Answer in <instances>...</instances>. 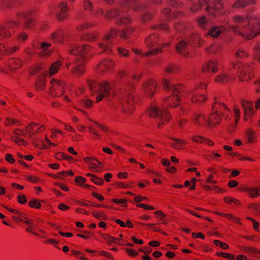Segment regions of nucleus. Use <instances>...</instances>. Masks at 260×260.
Returning <instances> with one entry per match:
<instances>
[{"label":"nucleus","instance_id":"nucleus-1","mask_svg":"<svg viewBox=\"0 0 260 260\" xmlns=\"http://www.w3.org/2000/svg\"><path fill=\"white\" fill-rule=\"evenodd\" d=\"M162 86L165 90H168L171 93L170 95L165 98V104L166 103L171 107H176L178 105L179 100L178 93L182 92V87L180 85L173 84L167 79L162 80ZM164 107H166V105H164ZM149 113L151 117L163 120L162 123L158 124V127H160L161 124L165 121H168L170 118V115L165 107L160 110L159 107L152 106L149 110Z\"/></svg>","mask_w":260,"mask_h":260},{"label":"nucleus","instance_id":"nucleus-2","mask_svg":"<svg viewBox=\"0 0 260 260\" xmlns=\"http://www.w3.org/2000/svg\"><path fill=\"white\" fill-rule=\"evenodd\" d=\"M234 24L230 25L228 28L235 34L241 35L247 39H250L260 34L259 21L254 17L248 20L240 16L234 18Z\"/></svg>","mask_w":260,"mask_h":260},{"label":"nucleus","instance_id":"nucleus-3","mask_svg":"<svg viewBox=\"0 0 260 260\" xmlns=\"http://www.w3.org/2000/svg\"><path fill=\"white\" fill-rule=\"evenodd\" d=\"M223 5L221 0H199L198 5L193 4L190 8V11L196 12L205 7V9L207 13L215 15L217 13H221Z\"/></svg>","mask_w":260,"mask_h":260},{"label":"nucleus","instance_id":"nucleus-4","mask_svg":"<svg viewBox=\"0 0 260 260\" xmlns=\"http://www.w3.org/2000/svg\"><path fill=\"white\" fill-rule=\"evenodd\" d=\"M58 67L48 66L47 68L43 69L42 66H32L29 71L30 74L41 73L36 83V88L38 90H42L44 89L45 77L47 75L51 76L56 74L58 71Z\"/></svg>","mask_w":260,"mask_h":260},{"label":"nucleus","instance_id":"nucleus-5","mask_svg":"<svg viewBox=\"0 0 260 260\" xmlns=\"http://www.w3.org/2000/svg\"><path fill=\"white\" fill-rule=\"evenodd\" d=\"M87 84L92 94L99 93L96 96L97 102L101 101L104 98L109 96L112 88V86L107 82L100 83L93 80H88Z\"/></svg>","mask_w":260,"mask_h":260},{"label":"nucleus","instance_id":"nucleus-6","mask_svg":"<svg viewBox=\"0 0 260 260\" xmlns=\"http://www.w3.org/2000/svg\"><path fill=\"white\" fill-rule=\"evenodd\" d=\"M132 87L133 85H131L128 89L115 95V99L120 104L123 111L127 114L131 113L134 109V99L131 92Z\"/></svg>","mask_w":260,"mask_h":260},{"label":"nucleus","instance_id":"nucleus-7","mask_svg":"<svg viewBox=\"0 0 260 260\" xmlns=\"http://www.w3.org/2000/svg\"><path fill=\"white\" fill-rule=\"evenodd\" d=\"M206 88V84L202 83L195 89L188 91V96L191 98L193 103H201L206 100V97L204 95V93L200 91V90L205 89Z\"/></svg>","mask_w":260,"mask_h":260},{"label":"nucleus","instance_id":"nucleus-8","mask_svg":"<svg viewBox=\"0 0 260 260\" xmlns=\"http://www.w3.org/2000/svg\"><path fill=\"white\" fill-rule=\"evenodd\" d=\"M194 120L197 124L199 125L202 124L203 122H206L209 126L214 124L218 123L221 121V116L219 113L217 112V110L213 111V113L210 115L209 120L205 118L204 115L202 114L197 115Z\"/></svg>","mask_w":260,"mask_h":260},{"label":"nucleus","instance_id":"nucleus-9","mask_svg":"<svg viewBox=\"0 0 260 260\" xmlns=\"http://www.w3.org/2000/svg\"><path fill=\"white\" fill-rule=\"evenodd\" d=\"M19 23L16 21H11L5 25L0 26V38L2 39L11 37L19 26Z\"/></svg>","mask_w":260,"mask_h":260},{"label":"nucleus","instance_id":"nucleus-10","mask_svg":"<svg viewBox=\"0 0 260 260\" xmlns=\"http://www.w3.org/2000/svg\"><path fill=\"white\" fill-rule=\"evenodd\" d=\"M90 48L89 46H79L78 45L74 44L69 50L70 53L74 56H78V57L76 58V60H79L81 62L80 65H82L81 63H84V57L83 56V53L88 52Z\"/></svg>","mask_w":260,"mask_h":260},{"label":"nucleus","instance_id":"nucleus-11","mask_svg":"<svg viewBox=\"0 0 260 260\" xmlns=\"http://www.w3.org/2000/svg\"><path fill=\"white\" fill-rule=\"evenodd\" d=\"M117 30L114 28H112L111 30L110 34L107 35L104 37L103 39V42L99 44V47L108 53V52L110 50V47L111 44V40L115 38L117 36Z\"/></svg>","mask_w":260,"mask_h":260},{"label":"nucleus","instance_id":"nucleus-12","mask_svg":"<svg viewBox=\"0 0 260 260\" xmlns=\"http://www.w3.org/2000/svg\"><path fill=\"white\" fill-rule=\"evenodd\" d=\"M50 83L52 84L50 91L52 96H61L63 94L64 85L63 82L57 80L52 79Z\"/></svg>","mask_w":260,"mask_h":260},{"label":"nucleus","instance_id":"nucleus-13","mask_svg":"<svg viewBox=\"0 0 260 260\" xmlns=\"http://www.w3.org/2000/svg\"><path fill=\"white\" fill-rule=\"evenodd\" d=\"M67 4L64 2H61L56 8L54 9V12L55 13L57 19L60 20H63L67 17V12L68 11Z\"/></svg>","mask_w":260,"mask_h":260},{"label":"nucleus","instance_id":"nucleus-14","mask_svg":"<svg viewBox=\"0 0 260 260\" xmlns=\"http://www.w3.org/2000/svg\"><path fill=\"white\" fill-rule=\"evenodd\" d=\"M32 11H28L20 15V17L24 20L26 28L28 29L32 28L35 24V21L32 18Z\"/></svg>","mask_w":260,"mask_h":260},{"label":"nucleus","instance_id":"nucleus-15","mask_svg":"<svg viewBox=\"0 0 260 260\" xmlns=\"http://www.w3.org/2000/svg\"><path fill=\"white\" fill-rule=\"evenodd\" d=\"M242 106L243 109L245 117L244 119L247 120L253 113V104L249 101H242Z\"/></svg>","mask_w":260,"mask_h":260},{"label":"nucleus","instance_id":"nucleus-16","mask_svg":"<svg viewBox=\"0 0 260 260\" xmlns=\"http://www.w3.org/2000/svg\"><path fill=\"white\" fill-rule=\"evenodd\" d=\"M18 49V47H13L9 45H4L0 44V59L3 55L12 54Z\"/></svg>","mask_w":260,"mask_h":260},{"label":"nucleus","instance_id":"nucleus-17","mask_svg":"<svg viewBox=\"0 0 260 260\" xmlns=\"http://www.w3.org/2000/svg\"><path fill=\"white\" fill-rule=\"evenodd\" d=\"M156 86V84L155 82L154 81L150 80H148L144 84V89L147 94L150 96H152L155 92Z\"/></svg>","mask_w":260,"mask_h":260},{"label":"nucleus","instance_id":"nucleus-18","mask_svg":"<svg viewBox=\"0 0 260 260\" xmlns=\"http://www.w3.org/2000/svg\"><path fill=\"white\" fill-rule=\"evenodd\" d=\"M176 50L178 53L186 56L189 52L188 45L186 42L181 41L176 46Z\"/></svg>","mask_w":260,"mask_h":260},{"label":"nucleus","instance_id":"nucleus-19","mask_svg":"<svg viewBox=\"0 0 260 260\" xmlns=\"http://www.w3.org/2000/svg\"><path fill=\"white\" fill-rule=\"evenodd\" d=\"M50 46L51 44L49 43H42L40 47V49L41 50L39 53L40 56L44 57L49 56L52 52V49L50 48Z\"/></svg>","mask_w":260,"mask_h":260},{"label":"nucleus","instance_id":"nucleus-20","mask_svg":"<svg viewBox=\"0 0 260 260\" xmlns=\"http://www.w3.org/2000/svg\"><path fill=\"white\" fill-rule=\"evenodd\" d=\"M166 6L167 7L163 10V13L167 15L171 12V7L174 9L179 8L182 7V4L173 0H168L166 2Z\"/></svg>","mask_w":260,"mask_h":260},{"label":"nucleus","instance_id":"nucleus-21","mask_svg":"<svg viewBox=\"0 0 260 260\" xmlns=\"http://www.w3.org/2000/svg\"><path fill=\"white\" fill-rule=\"evenodd\" d=\"M38 125H39V124L38 123H31L26 127L27 128H28L30 130L28 131V133H29L28 134V138H32V135H34L37 133L41 132L43 131V125L37 128L36 126Z\"/></svg>","mask_w":260,"mask_h":260},{"label":"nucleus","instance_id":"nucleus-22","mask_svg":"<svg viewBox=\"0 0 260 260\" xmlns=\"http://www.w3.org/2000/svg\"><path fill=\"white\" fill-rule=\"evenodd\" d=\"M160 39L155 34H152L145 39V43L148 47H151L155 46V44H158Z\"/></svg>","mask_w":260,"mask_h":260},{"label":"nucleus","instance_id":"nucleus-23","mask_svg":"<svg viewBox=\"0 0 260 260\" xmlns=\"http://www.w3.org/2000/svg\"><path fill=\"white\" fill-rule=\"evenodd\" d=\"M133 50L137 54L142 55V56H149L157 54L159 51H160V48L159 47L157 48L152 49L144 53L142 52L141 50H139L138 49H133Z\"/></svg>","mask_w":260,"mask_h":260},{"label":"nucleus","instance_id":"nucleus-24","mask_svg":"<svg viewBox=\"0 0 260 260\" xmlns=\"http://www.w3.org/2000/svg\"><path fill=\"white\" fill-rule=\"evenodd\" d=\"M226 29L227 28H223L222 26L220 27L219 26H214L210 28L209 31V34L213 38H216L221 33L223 30Z\"/></svg>","mask_w":260,"mask_h":260},{"label":"nucleus","instance_id":"nucleus-25","mask_svg":"<svg viewBox=\"0 0 260 260\" xmlns=\"http://www.w3.org/2000/svg\"><path fill=\"white\" fill-rule=\"evenodd\" d=\"M63 33L61 30L53 32L51 35L52 40L54 42H57L59 43H61L63 42Z\"/></svg>","mask_w":260,"mask_h":260},{"label":"nucleus","instance_id":"nucleus-26","mask_svg":"<svg viewBox=\"0 0 260 260\" xmlns=\"http://www.w3.org/2000/svg\"><path fill=\"white\" fill-rule=\"evenodd\" d=\"M134 31L133 28L128 25L123 29L121 32V37L123 39H128L133 34Z\"/></svg>","mask_w":260,"mask_h":260},{"label":"nucleus","instance_id":"nucleus-27","mask_svg":"<svg viewBox=\"0 0 260 260\" xmlns=\"http://www.w3.org/2000/svg\"><path fill=\"white\" fill-rule=\"evenodd\" d=\"M220 108H224L225 111H229V108L222 102L216 101L212 105V109L213 111L217 110V112L218 113V110Z\"/></svg>","mask_w":260,"mask_h":260},{"label":"nucleus","instance_id":"nucleus-28","mask_svg":"<svg viewBox=\"0 0 260 260\" xmlns=\"http://www.w3.org/2000/svg\"><path fill=\"white\" fill-rule=\"evenodd\" d=\"M240 249L242 250H243L244 251H245V252H247L250 254H260V250L254 249L252 247H246V246H241Z\"/></svg>","mask_w":260,"mask_h":260},{"label":"nucleus","instance_id":"nucleus-29","mask_svg":"<svg viewBox=\"0 0 260 260\" xmlns=\"http://www.w3.org/2000/svg\"><path fill=\"white\" fill-rule=\"evenodd\" d=\"M87 175L91 177V180L96 185H101L104 182L103 179L99 178L93 174H87Z\"/></svg>","mask_w":260,"mask_h":260},{"label":"nucleus","instance_id":"nucleus-30","mask_svg":"<svg viewBox=\"0 0 260 260\" xmlns=\"http://www.w3.org/2000/svg\"><path fill=\"white\" fill-rule=\"evenodd\" d=\"M175 142L171 143V145L175 148L181 149L182 146L185 144V142L182 140L178 139H173Z\"/></svg>","mask_w":260,"mask_h":260},{"label":"nucleus","instance_id":"nucleus-31","mask_svg":"<svg viewBox=\"0 0 260 260\" xmlns=\"http://www.w3.org/2000/svg\"><path fill=\"white\" fill-rule=\"evenodd\" d=\"M83 66H74L72 69L73 74L77 76L82 75L83 72Z\"/></svg>","mask_w":260,"mask_h":260},{"label":"nucleus","instance_id":"nucleus-32","mask_svg":"<svg viewBox=\"0 0 260 260\" xmlns=\"http://www.w3.org/2000/svg\"><path fill=\"white\" fill-rule=\"evenodd\" d=\"M248 5V3L244 0H237L233 5L236 8H243Z\"/></svg>","mask_w":260,"mask_h":260},{"label":"nucleus","instance_id":"nucleus-33","mask_svg":"<svg viewBox=\"0 0 260 260\" xmlns=\"http://www.w3.org/2000/svg\"><path fill=\"white\" fill-rule=\"evenodd\" d=\"M245 191L247 192L251 197H258L259 196V193L258 192V190L254 188H246Z\"/></svg>","mask_w":260,"mask_h":260},{"label":"nucleus","instance_id":"nucleus-34","mask_svg":"<svg viewBox=\"0 0 260 260\" xmlns=\"http://www.w3.org/2000/svg\"><path fill=\"white\" fill-rule=\"evenodd\" d=\"M254 56L256 60L260 62V44L257 43L254 46Z\"/></svg>","mask_w":260,"mask_h":260},{"label":"nucleus","instance_id":"nucleus-35","mask_svg":"<svg viewBox=\"0 0 260 260\" xmlns=\"http://www.w3.org/2000/svg\"><path fill=\"white\" fill-rule=\"evenodd\" d=\"M213 243L216 246H219L220 248L223 249H226L229 247V245L226 243L221 242L219 240H215L213 241Z\"/></svg>","mask_w":260,"mask_h":260},{"label":"nucleus","instance_id":"nucleus-36","mask_svg":"<svg viewBox=\"0 0 260 260\" xmlns=\"http://www.w3.org/2000/svg\"><path fill=\"white\" fill-rule=\"evenodd\" d=\"M98 37V35L96 32L86 34L84 38L88 40H95Z\"/></svg>","mask_w":260,"mask_h":260},{"label":"nucleus","instance_id":"nucleus-37","mask_svg":"<svg viewBox=\"0 0 260 260\" xmlns=\"http://www.w3.org/2000/svg\"><path fill=\"white\" fill-rule=\"evenodd\" d=\"M203 72L211 70L212 72H216L218 71L217 66H204L202 69Z\"/></svg>","mask_w":260,"mask_h":260},{"label":"nucleus","instance_id":"nucleus-38","mask_svg":"<svg viewBox=\"0 0 260 260\" xmlns=\"http://www.w3.org/2000/svg\"><path fill=\"white\" fill-rule=\"evenodd\" d=\"M207 21L205 16L200 17L198 20V23L200 26L202 28H204Z\"/></svg>","mask_w":260,"mask_h":260},{"label":"nucleus","instance_id":"nucleus-39","mask_svg":"<svg viewBox=\"0 0 260 260\" xmlns=\"http://www.w3.org/2000/svg\"><path fill=\"white\" fill-rule=\"evenodd\" d=\"M30 207L39 209L41 207V204L38 202L37 200H31L28 202Z\"/></svg>","mask_w":260,"mask_h":260},{"label":"nucleus","instance_id":"nucleus-40","mask_svg":"<svg viewBox=\"0 0 260 260\" xmlns=\"http://www.w3.org/2000/svg\"><path fill=\"white\" fill-rule=\"evenodd\" d=\"M216 255L219 256H222L223 257L226 258L229 260H233L234 257L233 255L224 252H217Z\"/></svg>","mask_w":260,"mask_h":260},{"label":"nucleus","instance_id":"nucleus-41","mask_svg":"<svg viewBox=\"0 0 260 260\" xmlns=\"http://www.w3.org/2000/svg\"><path fill=\"white\" fill-rule=\"evenodd\" d=\"M192 140L197 143H206L207 139L202 136H194Z\"/></svg>","mask_w":260,"mask_h":260},{"label":"nucleus","instance_id":"nucleus-42","mask_svg":"<svg viewBox=\"0 0 260 260\" xmlns=\"http://www.w3.org/2000/svg\"><path fill=\"white\" fill-rule=\"evenodd\" d=\"M175 29L178 31H181L185 28V26L183 24H181L179 22H175L174 24Z\"/></svg>","mask_w":260,"mask_h":260},{"label":"nucleus","instance_id":"nucleus-43","mask_svg":"<svg viewBox=\"0 0 260 260\" xmlns=\"http://www.w3.org/2000/svg\"><path fill=\"white\" fill-rule=\"evenodd\" d=\"M83 6L84 9L87 11H91L92 9V3L88 1H84L83 3Z\"/></svg>","mask_w":260,"mask_h":260},{"label":"nucleus","instance_id":"nucleus-44","mask_svg":"<svg viewBox=\"0 0 260 260\" xmlns=\"http://www.w3.org/2000/svg\"><path fill=\"white\" fill-rule=\"evenodd\" d=\"M118 52H119V54L121 56L126 57L128 55V51L124 48L119 47L118 49Z\"/></svg>","mask_w":260,"mask_h":260},{"label":"nucleus","instance_id":"nucleus-45","mask_svg":"<svg viewBox=\"0 0 260 260\" xmlns=\"http://www.w3.org/2000/svg\"><path fill=\"white\" fill-rule=\"evenodd\" d=\"M92 214L96 218L99 220L105 219L107 218V216L103 213H92Z\"/></svg>","mask_w":260,"mask_h":260},{"label":"nucleus","instance_id":"nucleus-46","mask_svg":"<svg viewBox=\"0 0 260 260\" xmlns=\"http://www.w3.org/2000/svg\"><path fill=\"white\" fill-rule=\"evenodd\" d=\"M13 218L15 221H16L17 222L22 221L26 224H31V222L30 221L31 220H23L20 217H17L15 216H13Z\"/></svg>","mask_w":260,"mask_h":260},{"label":"nucleus","instance_id":"nucleus-47","mask_svg":"<svg viewBox=\"0 0 260 260\" xmlns=\"http://www.w3.org/2000/svg\"><path fill=\"white\" fill-rule=\"evenodd\" d=\"M247 137L248 138V140L250 142H252L253 141L254 138V133L253 131L251 130H249L247 133Z\"/></svg>","mask_w":260,"mask_h":260},{"label":"nucleus","instance_id":"nucleus-48","mask_svg":"<svg viewBox=\"0 0 260 260\" xmlns=\"http://www.w3.org/2000/svg\"><path fill=\"white\" fill-rule=\"evenodd\" d=\"M27 38V35L25 34V33H21L20 34H17L16 35V39L20 41H24L26 40Z\"/></svg>","mask_w":260,"mask_h":260},{"label":"nucleus","instance_id":"nucleus-49","mask_svg":"<svg viewBox=\"0 0 260 260\" xmlns=\"http://www.w3.org/2000/svg\"><path fill=\"white\" fill-rule=\"evenodd\" d=\"M124 250L127 252L129 255L135 256L138 254V252L131 248H125Z\"/></svg>","mask_w":260,"mask_h":260},{"label":"nucleus","instance_id":"nucleus-50","mask_svg":"<svg viewBox=\"0 0 260 260\" xmlns=\"http://www.w3.org/2000/svg\"><path fill=\"white\" fill-rule=\"evenodd\" d=\"M29 226L26 229V231L28 232H30L34 235H37V234L35 232H32V230H35L37 228L36 225L32 224L31 223V224H28Z\"/></svg>","mask_w":260,"mask_h":260},{"label":"nucleus","instance_id":"nucleus-51","mask_svg":"<svg viewBox=\"0 0 260 260\" xmlns=\"http://www.w3.org/2000/svg\"><path fill=\"white\" fill-rule=\"evenodd\" d=\"M82 103L83 105L86 108L90 107L93 104L92 101L89 100H84L82 101Z\"/></svg>","mask_w":260,"mask_h":260},{"label":"nucleus","instance_id":"nucleus-52","mask_svg":"<svg viewBox=\"0 0 260 260\" xmlns=\"http://www.w3.org/2000/svg\"><path fill=\"white\" fill-rule=\"evenodd\" d=\"M247 55V53L245 52L243 49H239L236 52V56L237 57H242Z\"/></svg>","mask_w":260,"mask_h":260},{"label":"nucleus","instance_id":"nucleus-53","mask_svg":"<svg viewBox=\"0 0 260 260\" xmlns=\"http://www.w3.org/2000/svg\"><path fill=\"white\" fill-rule=\"evenodd\" d=\"M5 159L8 162L11 164L15 161V159H14L13 156L9 153L6 154Z\"/></svg>","mask_w":260,"mask_h":260},{"label":"nucleus","instance_id":"nucleus-54","mask_svg":"<svg viewBox=\"0 0 260 260\" xmlns=\"http://www.w3.org/2000/svg\"><path fill=\"white\" fill-rule=\"evenodd\" d=\"M166 72H167L168 73L173 74L175 72H176V69L174 68V66H167V68L165 69Z\"/></svg>","mask_w":260,"mask_h":260},{"label":"nucleus","instance_id":"nucleus-55","mask_svg":"<svg viewBox=\"0 0 260 260\" xmlns=\"http://www.w3.org/2000/svg\"><path fill=\"white\" fill-rule=\"evenodd\" d=\"M18 201L19 203L24 204L26 203L27 200L25 198V197L24 195L19 196L18 197Z\"/></svg>","mask_w":260,"mask_h":260},{"label":"nucleus","instance_id":"nucleus-56","mask_svg":"<svg viewBox=\"0 0 260 260\" xmlns=\"http://www.w3.org/2000/svg\"><path fill=\"white\" fill-rule=\"evenodd\" d=\"M85 181H86V179L82 177L79 176V177H76V178H75L76 182L79 184H81L83 183L84 182H85Z\"/></svg>","mask_w":260,"mask_h":260},{"label":"nucleus","instance_id":"nucleus-57","mask_svg":"<svg viewBox=\"0 0 260 260\" xmlns=\"http://www.w3.org/2000/svg\"><path fill=\"white\" fill-rule=\"evenodd\" d=\"M92 196L101 201L104 200V197H103L101 194H99L95 192H93L92 193Z\"/></svg>","mask_w":260,"mask_h":260},{"label":"nucleus","instance_id":"nucleus-58","mask_svg":"<svg viewBox=\"0 0 260 260\" xmlns=\"http://www.w3.org/2000/svg\"><path fill=\"white\" fill-rule=\"evenodd\" d=\"M154 214L159 216L162 221H165L164 218L166 216V215L165 214H164L163 213L159 211L155 212Z\"/></svg>","mask_w":260,"mask_h":260},{"label":"nucleus","instance_id":"nucleus-59","mask_svg":"<svg viewBox=\"0 0 260 260\" xmlns=\"http://www.w3.org/2000/svg\"><path fill=\"white\" fill-rule=\"evenodd\" d=\"M138 206L147 210L154 209V208L152 206H149L144 204H139L138 205Z\"/></svg>","mask_w":260,"mask_h":260},{"label":"nucleus","instance_id":"nucleus-60","mask_svg":"<svg viewBox=\"0 0 260 260\" xmlns=\"http://www.w3.org/2000/svg\"><path fill=\"white\" fill-rule=\"evenodd\" d=\"M234 113H235V116L236 118V122H237L238 121V119H239L240 116V109L235 108L234 110Z\"/></svg>","mask_w":260,"mask_h":260},{"label":"nucleus","instance_id":"nucleus-61","mask_svg":"<svg viewBox=\"0 0 260 260\" xmlns=\"http://www.w3.org/2000/svg\"><path fill=\"white\" fill-rule=\"evenodd\" d=\"M113 202L115 203H116V204H125V203L126 202V200H124V199H114L113 200Z\"/></svg>","mask_w":260,"mask_h":260},{"label":"nucleus","instance_id":"nucleus-62","mask_svg":"<svg viewBox=\"0 0 260 260\" xmlns=\"http://www.w3.org/2000/svg\"><path fill=\"white\" fill-rule=\"evenodd\" d=\"M192 236L193 238L198 237L203 239L205 238V236L202 233H198L197 234L192 233Z\"/></svg>","mask_w":260,"mask_h":260},{"label":"nucleus","instance_id":"nucleus-63","mask_svg":"<svg viewBox=\"0 0 260 260\" xmlns=\"http://www.w3.org/2000/svg\"><path fill=\"white\" fill-rule=\"evenodd\" d=\"M103 237L104 238V239H105L108 242H112V243L113 237H111V236H109V235H107V234L103 235Z\"/></svg>","mask_w":260,"mask_h":260},{"label":"nucleus","instance_id":"nucleus-64","mask_svg":"<svg viewBox=\"0 0 260 260\" xmlns=\"http://www.w3.org/2000/svg\"><path fill=\"white\" fill-rule=\"evenodd\" d=\"M69 207L64 204H60L58 206V208L62 211H65L69 209Z\"/></svg>","mask_w":260,"mask_h":260}]
</instances>
